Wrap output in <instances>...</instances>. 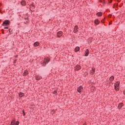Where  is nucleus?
<instances>
[{"label": "nucleus", "mask_w": 125, "mask_h": 125, "mask_svg": "<svg viewBox=\"0 0 125 125\" xmlns=\"http://www.w3.org/2000/svg\"><path fill=\"white\" fill-rule=\"evenodd\" d=\"M49 59L48 58H45L44 59V61L43 62H42L41 65L43 67H44V66H45V65H46L47 64V63H48V62H49Z\"/></svg>", "instance_id": "nucleus-1"}, {"label": "nucleus", "mask_w": 125, "mask_h": 125, "mask_svg": "<svg viewBox=\"0 0 125 125\" xmlns=\"http://www.w3.org/2000/svg\"><path fill=\"white\" fill-rule=\"evenodd\" d=\"M119 85H120V82H116L114 84L115 90H119L120 89V86Z\"/></svg>", "instance_id": "nucleus-2"}, {"label": "nucleus", "mask_w": 125, "mask_h": 125, "mask_svg": "<svg viewBox=\"0 0 125 125\" xmlns=\"http://www.w3.org/2000/svg\"><path fill=\"white\" fill-rule=\"evenodd\" d=\"M10 23V21L8 20L5 21L2 24V26H8Z\"/></svg>", "instance_id": "nucleus-3"}, {"label": "nucleus", "mask_w": 125, "mask_h": 125, "mask_svg": "<svg viewBox=\"0 0 125 125\" xmlns=\"http://www.w3.org/2000/svg\"><path fill=\"white\" fill-rule=\"evenodd\" d=\"M83 88L82 87V86H80L79 87H78L77 90L78 92H82V91H83Z\"/></svg>", "instance_id": "nucleus-4"}, {"label": "nucleus", "mask_w": 125, "mask_h": 125, "mask_svg": "<svg viewBox=\"0 0 125 125\" xmlns=\"http://www.w3.org/2000/svg\"><path fill=\"white\" fill-rule=\"evenodd\" d=\"M58 37L60 38V37H61L62 35H63V32L62 31H59L58 32Z\"/></svg>", "instance_id": "nucleus-5"}, {"label": "nucleus", "mask_w": 125, "mask_h": 125, "mask_svg": "<svg viewBox=\"0 0 125 125\" xmlns=\"http://www.w3.org/2000/svg\"><path fill=\"white\" fill-rule=\"evenodd\" d=\"M88 54H89V51L88 50V49H87L85 52L84 56H88Z\"/></svg>", "instance_id": "nucleus-6"}, {"label": "nucleus", "mask_w": 125, "mask_h": 125, "mask_svg": "<svg viewBox=\"0 0 125 125\" xmlns=\"http://www.w3.org/2000/svg\"><path fill=\"white\" fill-rule=\"evenodd\" d=\"M81 69V66L77 65L75 67L76 71H79Z\"/></svg>", "instance_id": "nucleus-7"}, {"label": "nucleus", "mask_w": 125, "mask_h": 125, "mask_svg": "<svg viewBox=\"0 0 125 125\" xmlns=\"http://www.w3.org/2000/svg\"><path fill=\"white\" fill-rule=\"evenodd\" d=\"M74 33H77L78 32V26H75L74 28Z\"/></svg>", "instance_id": "nucleus-8"}, {"label": "nucleus", "mask_w": 125, "mask_h": 125, "mask_svg": "<svg viewBox=\"0 0 125 125\" xmlns=\"http://www.w3.org/2000/svg\"><path fill=\"white\" fill-rule=\"evenodd\" d=\"M90 72L91 75H93V74H94V73H95V69L92 68V70H91L90 71Z\"/></svg>", "instance_id": "nucleus-9"}, {"label": "nucleus", "mask_w": 125, "mask_h": 125, "mask_svg": "<svg viewBox=\"0 0 125 125\" xmlns=\"http://www.w3.org/2000/svg\"><path fill=\"white\" fill-rule=\"evenodd\" d=\"M97 15L99 17L102 16V13L101 12H98Z\"/></svg>", "instance_id": "nucleus-10"}, {"label": "nucleus", "mask_w": 125, "mask_h": 125, "mask_svg": "<svg viewBox=\"0 0 125 125\" xmlns=\"http://www.w3.org/2000/svg\"><path fill=\"white\" fill-rule=\"evenodd\" d=\"M40 43L39 42H35L34 43V46H39Z\"/></svg>", "instance_id": "nucleus-11"}, {"label": "nucleus", "mask_w": 125, "mask_h": 125, "mask_svg": "<svg viewBox=\"0 0 125 125\" xmlns=\"http://www.w3.org/2000/svg\"><path fill=\"white\" fill-rule=\"evenodd\" d=\"M80 50V47H76L75 48V51L77 52V51H79Z\"/></svg>", "instance_id": "nucleus-12"}, {"label": "nucleus", "mask_w": 125, "mask_h": 125, "mask_svg": "<svg viewBox=\"0 0 125 125\" xmlns=\"http://www.w3.org/2000/svg\"><path fill=\"white\" fill-rule=\"evenodd\" d=\"M95 24L98 25L99 24V21L98 20H95Z\"/></svg>", "instance_id": "nucleus-13"}, {"label": "nucleus", "mask_w": 125, "mask_h": 125, "mask_svg": "<svg viewBox=\"0 0 125 125\" xmlns=\"http://www.w3.org/2000/svg\"><path fill=\"white\" fill-rule=\"evenodd\" d=\"M36 80H41V79H42V76H36Z\"/></svg>", "instance_id": "nucleus-14"}, {"label": "nucleus", "mask_w": 125, "mask_h": 125, "mask_svg": "<svg viewBox=\"0 0 125 125\" xmlns=\"http://www.w3.org/2000/svg\"><path fill=\"white\" fill-rule=\"evenodd\" d=\"M124 105V104H120L118 105V108L119 109H121V108H122V107Z\"/></svg>", "instance_id": "nucleus-15"}, {"label": "nucleus", "mask_w": 125, "mask_h": 125, "mask_svg": "<svg viewBox=\"0 0 125 125\" xmlns=\"http://www.w3.org/2000/svg\"><path fill=\"white\" fill-rule=\"evenodd\" d=\"M28 75V71L25 70L23 73V76H27Z\"/></svg>", "instance_id": "nucleus-16"}, {"label": "nucleus", "mask_w": 125, "mask_h": 125, "mask_svg": "<svg viewBox=\"0 0 125 125\" xmlns=\"http://www.w3.org/2000/svg\"><path fill=\"white\" fill-rule=\"evenodd\" d=\"M24 96V93H20L19 94V97H23Z\"/></svg>", "instance_id": "nucleus-17"}, {"label": "nucleus", "mask_w": 125, "mask_h": 125, "mask_svg": "<svg viewBox=\"0 0 125 125\" xmlns=\"http://www.w3.org/2000/svg\"><path fill=\"white\" fill-rule=\"evenodd\" d=\"M114 76H111L110 77L109 80L111 82H113V81H114Z\"/></svg>", "instance_id": "nucleus-18"}, {"label": "nucleus", "mask_w": 125, "mask_h": 125, "mask_svg": "<svg viewBox=\"0 0 125 125\" xmlns=\"http://www.w3.org/2000/svg\"><path fill=\"white\" fill-rule=\"evenodd\" d=\"M21 4L22 5H25L26 4V2H25L24 1H22L21 2Z\"/></svg>", "instance_id": "nucleus-19"}, {"label": "nucleus", "mask_w": 125, "mask_h": 125, "mask_svg": "<svg viewBox=\"0 0 125 125\" xmlns=\"http://www.w3.org/2000/svg\"><path fill=\"white\" fill-rule=\"evenodd\" d=\"M11 125H15V121L13 120V121H12V122H11Z\"/></svg>", "instance_id": "nucleus-20"}, {"label": "nucleus", "mask_w": 125, "mask_h": 125, "mask_svg": "<svg viewBox=\"0 0 125 125\" xmlns=\"http://www.w3.org/2000/svg\"><path fill=\"white\" fill-rule=\"evenodd\" d=\"M15 125H19V122L17 121L16 123L15 124Z\"/></svg>", "instance_id": "nucleus-21"}, {"label": "nucleus", "mask_w": 125, "mask_h": 125, "mask_svg": "<svg viewBox=\"0 0 125 125\" xmlns=\"http://www.w3.org/2000/svg\"><path fill=\"white\" fill-rule=\"evenodd\" d=\"M4 29H8V27H5Z\"/></svg>", "instance_id": "nucleus-22"}, {"label": "nucleus", "mask_w": 125, "mask_h": 125, "mask_svg": "<svg viewBox=\"0 0 125 125\" xmlns=\"http://www.w3.org/2000/svg\"><path fill=\"white\" fill-rule=\"evenodd\" d=\"M124 94L125 95V90L124 91Z\"/></svg>", "instance_id": "nucleus-23"}, {"label": "nucleus", "mask_w": 125, "mask_h": 125, "mask_svg": "<svg viewBox=\"0 0 125 125\" xmlns=\"http://www.w3.org/2000/svg\"><path fill=\"white\" fill-rule=\"evenodd\" d=\"M10 30H11L10 29H9V33H10Z\"/></svg>", "instance_id": "nucleus-24"}, {"label": "nucleus", "mask_w": 125, "mask_h": 125, "mask_svg": "<svg viewBox=\"0 0 125 125\" xmlns=\"http://www.w3.org/2000/svg\"><path fill=\"white\" fill-rule=\"evenodd\" d=\"M56 93V91H54V93Z\"/></svg>", "instance_id": "nucleus-25"}, {"label": "nucleus", "mask_w": 125, "mask_h": 125, "mask_svg": "<svg viewBox=\"0 0 125 125\" xmlns=\"http://www.w3.org/2000/svg\"><path fill=\"white\" fill-rule=\"evenodd\" d=\"M23 116H25V113L23 114Z\"/></svg>", "instance_id": "nucleus-26"}, {"label": "nucleus", "mask_w": 125, "mask_h": 125, "mask_svg": "<svg viewBox=\"0 0 125 125\" xmlns=\"http://www.w3.org/2000/svg\"><path fill=\"white\" fill-rule=\"evenodd\" d=\"M83 125H85V124H84Z\"/></svg>", "instance_id": "nucleus-27"}]
</instances>
